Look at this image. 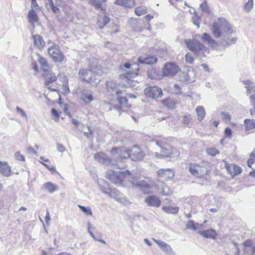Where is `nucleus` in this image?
<instances>
[{"label":"nucleus","instance_id":"nucleus-10","mask_svg":"<svg viewBox=\"0 0 255 255\" xmlns=\"http://www.w3.org/2000/svg\"><path fill=\"white\" fill-rule=\"evenodd\" d=\"M179 80L183 83H191L195 81V73L193 69H189L187 72H181Z\"/></svg>","mask_w":255,"mask_h":255},{"label":"nucleus","instance_id":"nucleus-57","mask_svg":"<svg viewBox=\"0 0 255 255\" xmlns=\"http://www.w3.org/2000/svg\"><path fill=\"white\" fill-rule=\"evenodd\" d=\"M221 115L223 120L226 121H229L231 120V116L228 113L222 112H221Z\"/></svg>","mask_w":255,"mask_h":255},{"label":"nucleus","instance_id":"nucleus-4","mask_svg":"<svg viewBox=\"0 0 255 255\" xmlns=\"http://www.w3.org/2000/svg\"><path fill=\"white\" fill-rule=\"evenodd\" d=\"M208 164V163L205 161H202L200 164L190 163L189 165V170L193 175L202 178L210 173V169Z\"/></svg>","mask_w":255,"mask_h":255},{"label":"nucleus","instance_id":"nucleus-28","mask_svg":"<svg viewBox=\"0 0 255 255\" xmlns=\"http://www.w3.org/2000/svg\"><path fill=\"white\" fill-rule=\"evenodd\" d=\"M201 39L202 41L207 42L211 47H215L217 45V43L212 38L211 35L206 33L203 34Z\"/></svg>","mask_w":255,"mask_h":255},{"label":"nucleus","instance_id":"nucleus-62","mask_svg":"<svg viewBox=\"0 0 255 255\" xmlns=\"http://www.w3.org/2000/svg\"><path fill=\"white\" fill-rule=\"evenodd\" d=\"M173 87L174 88V92L176 94H181V89L178 84H174Z\"/></svg>","mask_w":255,"mask_h":255},{"label":"nucleus","instance_id":"nucleus-26","mask_svg":"<svg viewBox=\"0 0 255 255\" xmlns=\"http://www.w3.org/2000/svg\"><path fill=\"white\" fill-rule=\"evenodd\" d=\"M99 188L100 190L103 193L108 195L111 188H109L107 182L103 179L98 181Z\"/></svg>","mask_w":255,"mask_h":255},{"label":"nucleus","instance_id":"nucleus-48","mask_svg":"<svg viewBox=\"0 0 255 255\" xmlns=\"http://www.w3.org/2000/svg\"><path fill=\"white\" fill-rule=\"evenodd\" d=\"M251 157L248 160V165L250 167H252V165L255 162V148L251 154Z\"/></svg>","mask_w":255,"mask_h":255},{"label":"nucleus","instance_id":"nucleus-39","mask_svg":"<svg viewBox=\"0 0 255 255\" xmlns=\"http://www.w3.org/2000/svg\"><path fill=\"white\" fill-rule=\"evenodd\" d=\"M38 61L41 65V68L43 72H45V71L49 70L48 69L49 65L48 62L45 58L39 56Z\"/></svg>","mask_w":255,"mask_h":255},{"label":"nucleus","instance_id":"nucleus-53","mask_svg":"<svg viewBox=\"0 0 255 255\" xmlns=\"http://www.w3.org/2000/svg\"><path fill=\"white\" fill-rule=\"evenodd\" d=\"M161 148V154L164 157H168L170 156V153L169 152L168 149L166 148V146H164Z\"/></svg>","mask_w":255,"mask_h":255},{"label":"nucleus","instance_id":"nucleus-64","mask_svg":"<svg viewBox=\"0 0 255 255\" xmlns=\"http://www.w3.org/2000/svg\"><path fill=\"white\" fill-rule=\"evenodd\" d=\"M250 100L251 104L254 107V109L255 110V95H253L250 96Z\"/></svg>","mask_w":255,"mask_h":255},{"label":"nucleus","instance_id":"nucleus-21","mask_svg":"<svg viewBox=\"0 0 255 255\" xmlns=\"http://www.w3.org/2000/svg\"><path fill=\"white\" fill-rule=\"evenodd\" d=\"M81 99L86 104H89L94 100L92 92L87 89H84L81 91Z\"/></svg>","mask_w":255,"mask_h":255},{"label":"nucleus","instance_id":"nucleus-58","mask_svg":"<svg viewBox=\"0 0 255 255\" xmlns=\"http://www.w3.org/2000/svg\"><path fill=\"white\" fill-rule=\"evenodd\" d=\"M16 111L17 112V113H19L22 117L26 119L27 118V115L26 113L21 108L18 107H16Z\"/></svg>","mask_w":255,"mask_h":255},{"label":"nucleus","instance_id":"nucleus-13","mask_svg":"<svg viewBox=\"0 0 255 255\" xmlns=\"http://www.w3.org/2000/svg\"><path fill=\"white\" fill-rule=\"evenodd\" d=\"M178 71V66L173 63L166 64L163 68V74L164 76H173Z\"/></svg>","mask_w":255,"mask_h":255},{"label":"nucleus","instance_id":"nucleus-32","mask_svg":"<svg viewBox=\"0 0 255 255\" xmlns=\"http://www.w3.org/2000/svg\"><path fill=\"white\" fill-rule=\"evenodd\" d=\"M106 1V0H90L89 2L96 9L103 10L104 9L103 4Z\"/></svg>","mask_w":255,"mask_h":255},{"label":"nucleus","instance_id":"nucleus-41","mask_svg":"<svg viewBox=\"0 0 255 255\" xmlns=\"http://www.w3.org/2000/svg\"><path fill=\"white\" fill-rule=\"evenodd\" d=\"M153 141H155L157 145L160 147L168 146L169 145V139L165 138H160L159 139H153Z\"/></svg>","mask_w":255,"mask_h":255},{"label":"nucleus","instance_id":"nucleus-20","mask_svg":"<svg viewBox=\"0 0 255 255\" xmlns=\"http://www.w3.org/2000/svg\"><path fill=\"white\" fill-rule=\"evenodd\" d=\"M154 241L165 254L168 255H174L175 253L169 245L161 240H154Z\"/></svg>","mask_w":255,"mask_h":255},{"label":"nucleus","instance_id":"nucleus-47","mask_svg":"<svg viewBox=\"0 0 255 255\" xmlns=\"http://www.w3.org/2000/svg\"><path fill=\"white\" fill-rule=\"evenodd\" d=\"M200 7L203 11L206 12L208 14L210 13V10L207 4V1L206 0H204L203 3L201 4Z\"/></svg>","mask_w":255,"mask_h":255},{"label":"nucleus","instance_id":"nucleus-1","mask_svg":"<svg viewBox=\"0 0 255 255\" xmlns=\"http://www.w3.org/2000/svg\"><path fill=\"white\" fill-rule=\"evenodd\" d=\"M87 69H81L79 71L80 78L93 86H96L101 81L97 77L100 70L98 69L96 60L90 59L88 60Z\"/></svg>","mask_w":255,"mask_h":255},{"label":"nucleus","instance_id":"nucleus-18","mask_svg":"<svg viewBox=\"0 0 255 255\" xmlns=\"http://www.w3.org/2000/svg\"><path fill=\"white\" fill-rule=\"evenodd\" d=\"M106 87L108 92L113 96L124 94L123 91L118 89L117 84L113 81L107 82Z\"/></svg>","mask_w":255,"mask_h":255},{"label":"nucleus","instance_id":"nucleus-59","mask_svg":"<svg viewBox=\"0 0 255 255\" xmlns=\"http://www.w3.org/2000/svg\"><path fill=\"white\" fill-rule=\"evenodd\" d=\"M182 123L186 126H190L191 124L190 117L188 116H184Z\"/></svg>","mask_w":255,"mask_h":255},{"label":"nucleus","instance_id":"nucleus-9","mask_svg":"<svg viewBox=\"0 0 255 255\" xmlns=\"http://www.w3.org/2000/svg\"><path fill=\"white\" fill-rule=\"evenodd\" d=\"M144 94L148 97L156 99L162 96L163 93L160 88L158 86H149L144 90Z\"/></svg>","mask_w":255,"mask_h":255},{"label":"nucleus","instance_id":"nucleus-43","mask_svg":"<svg viewBox=\"0 0 255 255\" xmlns=\"http://www.w3.org/2000/svg\"><path fill=\"white\" fill-rule=\"evenodd\" d=\"M147 8L144 6H140L136 7L134 9V12L138 16H141L145 14L147 12Z\"/></svg>","mask_w":255,"mask_h":255},{"label":"nucleus","instance_id":"nucleus-45","mask_svg":"<svg viewBox=\"0 0 255 255\" xmlns=\"http://www.w3.org/2000/svg\"><path fill=\"white\" fill-rule=\"evenodd\" d=\"M202 225H199L198 223H195V222L192 220H189L187 224L186 228L187 229H192L193 230H196L198 227Z\"/></svg>","mask_w":255,"mask_h":255},{"label":"nucleus","instance_id":"nucleus-27","mask_svg":"<svg viewBox=\"0 0 255 255\" xmlns=\"http://www.w3.org/2000/svg\"><path fill=\"white\" fill-rule=\"evenodd\" d=\"M161 103L168 109H173L179 102L176 99L169 98L162 100Z\"/></svg>","mask_w":255,"mask_h":255},{"label":"nucleus","instance_id":"nucleus-30","mask_svg":"<svg viewBox=\"0 0 255 255\" xmlns=\"http://www.w3.org/2000/svg\"><path fill=\"white\" fill-rule=\"evenodd\" d=\"M36 11V10L30 9L28 12L27 16L29 21L33 27H34V23L37 22L38 20V17Z\"/></svg>","mask_w":255,"mask_h":255},{"label":"nucleus","instance_id":"nucleus-51","mask_svg":"<svg viewBox=\"0 0 255 255\" xmlns=\"http://www.w3.org/2000/svg\"><path fill=\"white\" fill-rule=\"evenodd\" d=\"M185 58L186 63L190 64H191L193 63L194 58L193 57L192 54L191 53L188 52L187 53H186Z\"/></svg>","mask_w":255,"mask_h":255},{"label":"nucleus","instance_id":"nucleus-14","mask_svg":"<svg viewBox=\"0 0 255 255\" xmlns=\"http://www.w3.org/2000/svg\"><path fill=\"white\" fill-rule=\"evenodd\" d=\"M108 196L114 198L116 201L123 204H126L127 200L125 196L116 189H112L109 192Z\"/></svg>","mask_w":255,"mask_h":255},{"label":"nucleus","instance_id":"nucleus-33","mask_svg":"<svg viewBox=\"0 0 255 255\" xmlns=\"http://www.w3.org/2000/svg\"><path fill=\"white\" fill-rule=\"evenodd\" d=\"M42 188L52 193L58 189V187L50 182H47L42 185Z\"/></svg>","mask_w":255,"mask_h":255},{"label":"nucleus","instance_id":"nucleus-52","mask_svg":"<svg viewBox=\"0 0 255 255\" xmlns=\"http://www.w3.org/2000/svg\"><path fill=\"white\" fill-rule=\"evenodd\" d=\"M63 90L65 91L66 93H69L70 92L68 84V79L66 77H64L63 78Z\"/></svg>","mask_w":255,"mask_h":255},{"label":"nucleus","instance_id":"nucleus-6","mask_svg":"<svg viewBox=\"0 0 255 255\" xmlns=\"http://www.w3.org/2000/svg\"><path fill=\"white\" fill-rule=\"evenodd\" d=\"M185 42L187 48L197 56L203 54L206 47L195 39H186Z\"/></svg>","mask_w":255,"mask_h":255},{"label":"nucleus","instance_id":"nucleus-22","mask_svg":"<svg viewBox=\"0 0 255 255\" xmlns=\"http://www.w3.org/2000/svg\"><path fill=\"white\" fill-rule=\"evenodd\" d=\"M145 202L148 206L152 207L155 206L158 207L161 204L160 199L155 195H150L147 196L145 199Z\"/></svg>","mask_w":255,"mask_h":255},{"label":"nucleus","instance_id":"nucleus-60","mask_svg":"<svg viewBox=\"0 0 255 255\" xmlns=\"http://www.w3.org/2000/svg\"><path fill=\"white\" fill-rule=\"evenodd\" d=\"M39 162L43 164L47 169H48L50 171H53L56 172V170L55 168V167L53 165H48V164L42 162L41 161H39Z\"/></svg>","mask_w":255,"mask_h":255},{"label":"nucleus","instance_id":"nucleus-61","mask_svg":"<svg viewBox=\"0 0 255 255\" xmlns=\"http://www.w3.org/2000/svg\"><path fill=\"white\" fill-rule=\"evenodd\" d=\"M57 149L58 151H59L60 152H63L65 150V148L63 145V144L61 143L57 144Z\"/></svg>","mask_w":255,"mask_h":255},{"label":"nucleus","instance_id":"nucleus-29","mask_svg":"<svg viewBox=\"0 0 255 255\" xmlns=\"http://www.w3.org/2000/svg\"><path fill=\"white\" fill-rule=\"evenodd\" d=\"M34 45L39 49L43 48L45 45V42L42 37L40 35L33 36Z\"/></svg>","mask_w":255,"mask_h":255},{"label":"nucleus","instance_id":"nucleus-54","mask_svg":"<svg viewBox=\"0 0 255 255\" xmlns=\"http://www.w3.org/2000/svg\"><path fill=\"white\" fill-rule=\"evenodd\" d=\"M31 1V10H38L40 9V7L37 4L36 0H30Z\"/></svg>","mask_w":255,"mask_h":255},{"label":"nucleus","instance_id":"nucleus-37","mask_svg":"<svg viewBox=\"0 0 255 255\" xmlns=\"http://www.w3.org/2000/svg\"><path fill=\"white\" fill-rule=\"evenodd\" d=\"M124 94H121L120 95H117V99L119 101V103L121 104V106L128 107V99L125 96L126 95V91H123Z\"/></svg>","mask_w":255,"mask_h":255},{"label":"nucleus","instance_id":"nucleus-49","mask_svg":"<svg viewBox=\"0 0 255 255\" xmlns=\"http://www.w3.org/2000/svg\"><path fill=\"white\" fill-rule=\"evenodd\" d=\"M206 152L208 154L214 156L216 154L219 153V151L215 147L208 148L206 149Z\"/></svg>","mask_w":255,"mask_h":255},{"label":"nucleus","instance_id":"nucleus-8","mask_svg":"<svg viewBox=\"0 0 255 255\" xmlns=\"http://www.w3.org/2000/svg\"><path fill=\"white\" fill-rule=\"evenodd\" d=\"M48 52L54 62H61L63 61L64 55L58 46L56 45L51 46L48 49Z\"/></svg>","mask_w":255,"mask_h":255},{"label":"nucleus","instance_id":"nucleus-25","mask_svg":"<svg viewBox=\"0 0 255 255\" xmlns=\"http://www.w3.org/2000/svg\"><path fill=\"white\" fill-rule=\"evenodd\" d=\"M203 237L207 239H215L217 236V234L215 230L213 229H209L204 231H200L198 232Z\"/></svg>","mask_w":255,"mask_h":255},{"label":"nucleus","instance_id":"nucleus-3","mask_svg":"<svg viewBox=\"0 0 255 255\" xmlns=\"http://www.w3.org/2000/svg\"><path fill=\"white\" fill-rule=\"evenodd\" d=\"M211 29L215 38L220 37L224 33L231 34L233 32L230 24L223 17L218 18L217 21L213 22Z\"/></svg>","mask_w":255,"mask_h":255},{"label":"nucleus","instance_id":"nucleus-38","mask_svg":"<svg viewBox=\"0 0 255 255\" xmlns=\"http://www.w3.org/2000/svg\"><path fill=\"white\" fill-rule=\"evenodd\" d=\"M110 21V18L105 15L103 16H100L98 18L97 21V25L99 27V28H103L105 25L108 23Z\"/></svg>","mask_w":255,"mask_h":255},{"label":"nucleus","instance_id":"nucleus-46","mask_svg":"<svg viewBox=\"0 0 255 255\" xmlns=\"http://www.w3.org/2000/svg\"><path fill=\"white\" fill-rule=\"evenodd\" d=\"M160 193L163 195H168L172 193V191L166 185H163Z\"/></svg>","mask_w":255,"mask_h":255},{"label":"nucleus","instance_id":"nucleus-15","mask_svg":"<svg viewBox=\"0 0 255 255\" xmlns=\"http://www.w3.org/2000/svg\"><path fill=\"white\" fill-rule=\"evenodd\" d=\"M46 5L55 13H59L62 8V0H47Z\"/></svg>","mask_w":255,"mask_h":255},{"label":"nucleus","instance_id":"nucleus-11","mask_svg":"<svg viewBox=\"0 0 255 255\" xmlns=\"http://www.w3.org/2000/svg\"><path fill=\"white\" fill-rule=\"evenodd\" d=\"M43 76L45 79L44 84L45 86L52 91H56L55 88H53L50 86V84L56 81L57 77L51 70L45 71L43 72Z\"/></svg>","mask_w":255,"mask_h":255},{"label":"nucleus","instance_id":"nucleus-36","mask_svg":"<svg viewBox=\"0 0 255 255\" xmlns=\"http://www.w3.org/2000/svg\"><path fill=\"white\" fill-rule=\"evenodd\" d=\"M244 124L246 131L253 129L255 128V119H245Z\"/></svg>","mask_w":255,"mask_h":255},{"label":"nucleus","instance_id":"nucleus-50","mask_svg":"<svg viewBox=\"0 0 255 255\" xmlns=\"http://www.w3.org/2000/svg\"><path fill=\"white\" fill-rule=\"evenodd\" d=\"M78 207L80 210L84 213L88 214L89 215H92V212L90 207H84L82 205H78Z\"/></svg>","mask_w":255,"mask_h":255},{"label":"nucleus","instance_id":"nucleus-24","mask_svg":"<svg viewBox=\"0 0 255 255\" xmlns=\"http://www.w3.org/2000/svg\"><path fill=\"white\" fill-rule=\"evenodd\" d=\"M157 60L155 56H140L138 59V62L141 64H153Z\"/></svg>","mask_w":255,"mask_h":255},{"label":"nucleus","instance_id":"nucleus-2","mask_svg":"<svg viewBox=\"0 0 255 255\" xmlns=\"http://www.w3.org/2000/svg\"><path fill=\"white\" fill-rule=\"evenodd\" d=\"M121 151V149L119 147H114L113 148L111 151V154L113 158H116L115 159L108 158L106 155L103 152L96 153L94 155V157L99 163L106 165H110L118 169H124L125 168L126 165L123 161V159H125L126 158L125 157L123 158L122 156L119 154Z\"/></svg>","mask_w":255,"mask_h":255},{"label":"nucleus","instance_id":"nucleus-17","mask_svg":"<svg viewBox=\"0 0 255 255\" xmlns=\"http://www.w3.org/2000/svg\"><path fill=\"white\" fill-rule=\"evenodd\" d=\"M88 232L91 235V236L95 241H99L101 243L106 244V242L102 239V235L100 232H96V235L94 234L93 231L96 229V227L91 225L90 222H88Z\"/></svg>","mask_w":255,"mask_h":255},{"label":"nucleus","instance_id":"nucleus-7","mask_svg":"<svg viewBox=\"0 0 255 255\" xmlns=\"http://www.w3.org/2000/svg\"><path fill=\"white\" fill-rule=\"evenodd\" d=\"M137 176H132L131 174L130 180L133 186L137 187L142 190L145 194H149L150 189L152 188V185L148 183L144 180H139L136 179Z\"/></svg>","mask_w":255,"mask_h":255},{"label":"nucleus","instance_id":"nucleus-19","mask_svg":"<svg viewBox=\"0 0 255 255\" xmlns=\"http://www.w3.org/2000/svg\"><path fill=\"white\" fill-rule=\"evenodd\" d=\"M130 155L133 160H140L143 158L144 154L138 146H134L131 151Z\"/></svg>","mask_w":255,"mask_h":255},{"label":"nucleus","instance_id":"nucleus-23","mask_svg":"<svg viewBox=\"0 0 255 255\" xmlns=\"http://www.w3.org/2000/svg\"><path fill=\"white\" fill-rule=\"evenodd\" d=\"M0 173L5 177L11 175V168L7 163L0 161Z\"/></svg>","mask_w":255,"mask_h":255},{"label":"nucleus","instance_id":"nucleus-42","mask_svg":"<svg viewBox=\"0 0 255 255\" xmlns=\"http://www.w3.org/2000/svg\"><path fill=\"white\" fill-rule=\"evenodd\" d=\"M196 112L198 120L201 121L205 116V111L204 108L202 106H198L196 109Z\"/></svg>","mask_w":255,"mask_h":255},{"label":"nucleus","instance_id":"nucleus-34","mask_svg":"<svg viewBox=\"0 0 255 255\" xmlns=\"http://www.w3.org/2000/svg\"><path fill=\"white\" fill-rule=\"evenodd\" d=\"M115 3L127 7H131L135 4L134 0H117Z\"/></svg>","mask_w":255,"mask_h":255},{"label":"nucleus","instance_id":"nucleus-12","mask_svg":"<svg viewBox=\"0 0 255 255\" xmlns=\"http://www.w3.org/2000/svg\"><path fill=\"white\" fill-rule=\"evenodd\" d=\"M173 172L170 169H161L157 171L158 180L163 182L174 177Z\"/></svg>","mask_w":255,"mask_h":255},{"label":"nucleus","instance_id":"nucleus-5","mask_svg":"<svg viewBox=\"0 0 255 255\" xmlns=\"http://www.w3.org/2000/svg\"><path fill=\"white\" fill-rule=\"evenodd\" d=\"M130 172L127 170L125 172H116L113 170H109L106 172V178L115 184L120 185L125 178L130 180Z\"/></svg>","mask_w":255,"mask_h":255},{"label":"nucleus","instance_id":"nucleus-44","mask_svg":"<svg viewBox=\"0 0 255 255\" xmlns=\"http://www.w3.org/2000/svg\"><path fill=\"white\" fill-rule=\"evenodd\" d=\"M237 41V38L236 37H232L230 39H228L227 40H223L220 42V44L226 46H229L231 44H234Z\"/></svg>","mask_w":255,"mask_h":255},{"label":"nucleus","instance_id":"nucleus-63","mask_svg":"<svg viewBox=\"0 0 255 255\" xmlns=\"http://www.w3.org/2000/svg\"><path fill=\"white\" fill-rule=\"evenodd\" d=\"M51 113L52 114V115L56 117V119L55 120V122H57V120L59 119V114L58 113V112L56 110L54 109H52L51 110Z\"/></svg>","mask_w":255,"mask_h":255},{"label":"nucleus","instance_id":"nucleus-55","mask_svg":"<svg viewBox=\"0 0 255 255\" xmlns=\"http://www.w3.org/2000/svg\"><path fill=\"white\" fill-rule=\"evenodd\" d=\"M253 0H249L248 2L246 3L245 5V8L246 10L249 11H250L253 8Z\"/></svg>","mask_w":255,"mask_h":255},{"label":"nucleus","instance_id":"nucleus-35","mask_svg":"<svg viewBox=\"0 0 255 255\" xmlns=\"http://www.w3.org/2000/svg\"><path fill=\"white\" fill-rule=\"evenodd\" d=\"M147 77L151 79H159L160 77V72L155 69H151L147 71Z\"/></svg>","mask_w":255,"mask_h":255},{"label":"nucleus","instance_id":"nucleus-56","mask_svg":"<svg viewBox=\"0 0 255 255\" xmlns=\"http://www.w3.org/2000/svg\"><path fill=\"white\" fill-rule=\"evenodd\" d=\"M14 157L18 161H24L25 158L23 155H21L20 153L18 151H17L14 154Z\"/></svg>","mask_w":255,"mask_h":255},{"label":"nucleus","instance_id":"nucleus-16","mask_svg":"<svg viewBox=\"0 0 255 255\" xmlns=\"http://www.w3.org/2000/svg\"><path fill=\"white\" fill-rule=\"evenodd\" d=\"M225 167L228 173L233 177L240 174L242 172V168L236 164L226 163Z\"/></svg>","mask_w":255,"mask_h":255},{"label":"nucleus","instance_id":"nucleus-40","mask_svg":"<svg viewBox=\"0 0 255 255\" xmlns=\"http://www.w3.org/2000/svg\"><path fill=\"white\" fill-rule=\"evenodd\" d=\"M162 209L166 213L170 214H177L179 211V207L177 206H164L162 207Z\"/></svg>","mask_w":255,"mask_h":255},{"label":"nucleus","instance_id":"nucleus-31","mask_svg":"<svg viewBox=\"0 0 255 255\" xmlns=\"http://www.w3.org/2000/svg\"><path fill=\"white\" fill-rule=\"evenodd\" d=\"M243 84L245 85L247 89V95L250 94L252 91H255V85L253 82L250 80L243 81Z\"/></svg>","mask_w":255,"mask_h":255}]
</instances>
